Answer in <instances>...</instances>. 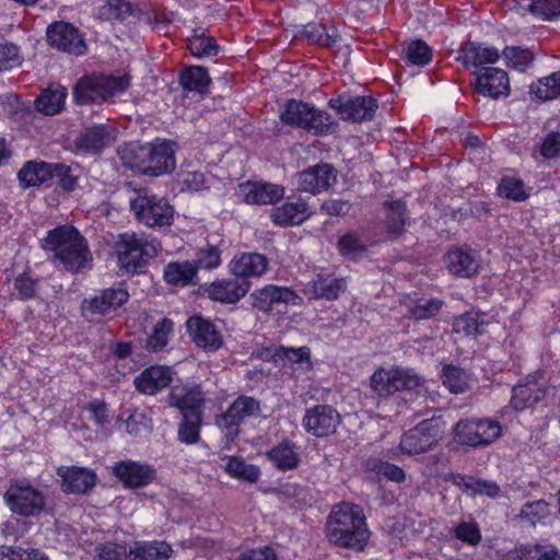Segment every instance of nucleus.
<instances>
[{"instance_id":"f257e3e1","label":"nucleus","mask_w":560,"mask_h":560,"mask_svg":"<svg viewBox=\"0 0 560 560\" xmlns=\"http://www.w3.org/2000/svg\"><path fill=\"white\" fill-rule=\"evenodd\" d=\"M324 535L334 548L361 553L366 550L372 532L363 508L341 501L334 504L327 515Z\"/></svg>"},{"instance_id":"f03ea898","label":"nucleus","mask_w":560,"mask_h":560,"mask_svg":"<svg viewBox=\"0 0 560 560\" xmlns=\"http://www.w3.org/2000/svg\"><path fill=\"white\" fill-rule=\"evenodd\" d=\"M42 247L54 264L67 271L77 273L92 268L93 256L88 242L70 224L49 230L42 241Z\"/></svg>"},{"instance_id":"7ed1b4c3","label":"nucleus","mask_w":560,"mask_h":560,"mask_svg":"<svg viewBox=\"0 0 560 560\" xmlns=\"http://www.w3.org/2000/svg\"><path fill=\"white\" fill-rule=\"evenodd\" d=\"M162 249L160 242L144 233L126 232L115 242L118 267L125 273L144 272L150 260Z\"/></svg>"},{"instance_id":"20e7f679","label":"nucleus","mask_w":560,"mask_h":560,"mask_svg":"<svg viewBox=\"0 0 560 560\" xmlns=\"http://www.w3.org/2000/svg\"><path fill=\"white\" fill-rule=\"evenodd\" d=\"M129 205L136 219L148 228L161 229L173 223L174 208L164 197L140 189L130 197Z\"/></svg>"},{"instance_id":"39448f33","label":"nucleus","mask_w":560,"mask_h":560,"mask_svg":"<svg viewBox=\"0 0 560 560\" xmlns=\"http://www.w3.org/2000/svg\"><path fill=\"white\" fill-rule=\"evenodd\" d=\"M282 121L307 130L314 136L327 135L334 127V120L328 113L296 100L287 102L282 110Z\"/></svg>"},{"instance_id":"423d86ee","label":"nucleus","mask_w":560,"mask_h":560,"mask_svg":"<svg viewBox=\"0 0 560 560\" xmlns=\"http://www.w3.org/2000/svg\"><path fill=\"white\" fill-rule=\"evenodd\" d=\"M502 434L501 423L491 418L460 419L454 427V441L472 448L488 446Z\"/></svg>"},{"instance_id":"0eeeda50","label":"nucleus","mask_w":560,"mask_h":560,"mask_svg":"<svg viewBox=\"0 0 560 560\" xmlns=\"http://www.w3.org/2000/svg\"><path fill=\"white\" fill-rule=\"evenodd\" d=\"M3 499L13 514L23 517L39 516L46 506L44 492L22 480L11 482Z\"/></svg>"},{"instance_id":"6e6552de","label":"nucleus","mask_w":560,"mask_h":560,"mask_svg":"<svg viewBox=\"0 0 560 560\" xmlns=\"http://www.w3.org/2000/svg\"><path fill=\"white\" fill-rule=\"evenodd\" d=\"M259 411V401L254 397L240 395L229 408L215 417V425L224 434L228 442H234L240 435L244 421Z\"/></svg>"},{"instance_id":"1a4fd4ad","label":"nucleus","mask_w":560,"mask_h":560,"mask_svg":"<svg viewBox=\"0 0 560 560\" xmlns=\"http://www.w3.org/2000/svg\"><path fill=\"white\" fill-rule=\"evenodd\" d=\"M441 438L439 424L433 419H424L413 428L404 432L397 450L390 451V456L400 451L406 455H418L430 451Z\"/></svg>"},{"instance_id":"9d476101","label":"nucleus","mask_w":560,"mask_h":560,"mask_svg":"<svg viewBox=\"0 0 560 560\" xmlns=\"http://www.w3.org/2000/svg\"><path fill=\"white\" fill-rule=\"evenodd\" d=\"M420 385V378L401 369H378L371 376V388L378 396H389L400 390H411Z\"/></svg>"},{"instance_id":"9b49d317","label":"nucleus","mask_w":560,"mask_h":560,"mask_svg":"<svg viewBox=\"0 0 560 560\" xmlns=\"http://www.w3.org/2000/svg\"><path fill=\"white\" fill-rule=\"evenodd\" d=\"M113 475L126 489H141L151 485L158 476L153 465L132 459H121L114 464Z\"/></svg>"},{"instance_id":"f8f14e48","label":"nucleus","mask_w":560,"mask_h":560,"mask_svg":"<svg viewBox=\"0 0 560 560\" xmlns=\"http://www.w3.org/2000/svg\"><path fill=\"white\" fill-rule=\"evenodd\" d=\"M49 45L60 51L81 56L86 51V44L80 31L71 23L59 21L47 27Z\"/></svg>"},{"instance_id":"ddd939ff","label":"nucleus","mask_w":560,"mask_h":560,"mask_svg":"<svg viewBox=\"0 0 560 560\" xmlns=\"http://www.w3.org/2000/svg\"><path fill=\"white\" fill-rule=\"evenodd\" d=\"M168 405L176 408L180 415H203L206 396L200 384L187 383L171 387Z\"/></svg>"},{"instance_id":"4468645a","label":"nucleus","mask_w":560,"mask_h":560,"mask_svg":"<svg viewBox=\"0 0 560 560\" xmlns=\"http://www.w3.org/2000/svg\"><path fill=\"white\" fill-rule=\"evenodd\" d=\"M340 423V415L329 405H315L305 410L302 425L305 431L316 438L334 434Z\"/></svg>"},{"instance_id":"2eb2a0df","label":"nucleus","mask_w":560,"mask_h":560,"mask_svg":"<svg viewBox=\"0 0 560 560\" xmlns=\"http://www.w3.org/2000/svg\"><path fill=\"white\" fill-rule=\"evenodd\" d=\"M186 327L194 345L207 353H214L224 346L222 331L206 317H187Z\"/></svg>"},{"instance_id":"dca6fc26","label":"nucleus","mask_w":560,"mask_h":560,"mask_svg":"<svg viewBox=\"0 0 560 560\" xmlns=\"http://www.w3.org/2000/svg\"><path fill=\"white\" fill-rule=\"evenodd\" d=\"M175 142L156 139L147 143L145 175L161 176L176 167Z\"/></svg>"},{"instance_id":"f3484780","label":"nucleus","mask_w":560,"mask_h":560,"mask_svg":"<svg viewBox=\"0 0 560 560\" xmlns=\"http://www.w3.org/2000/svg\"><path fill=\"white\" fill-rule=\"evenodd\" d=\"M175 374L168 365L152 364L135 377L133 386L139 394L154 396L170 387Z\"/></svg>"},{"instance_id":"a211bd4d","label":"nucleus","mask_w":560,"mask_h":560,"mask_svg":"<svg viewBox=\"0 0 560 560\" xmlns=\"http://www.w3.org/2000/svg\"><path fill=\"white\" fill-rule=\"evenodd\" d=\"M336 182L337 171L328 163L311 166L295 176L299 189L313 195L329 189Z\"/></svg>"},{"instance_id":"6ab92c4d","label":"nucleus","mask_w":560,"mask_h":560,"mask_svg":"<svg viewBox=\"0 0 560 560\" xmlns=\"http://www.w3.org/2000/svg\"><path fill=\"white\" fill-rule=\"evenodd\" d=\"M57 475L61 479V490L66 494H86L97 482L94 470L80 466H60Z\"/></svg>"},{"instance_id":"aec40b11","label":"nucleus","mask_w":560,"mask_h":560,"mask_svg":"<svg viewBox=\"0 0 560 560\" xmlns=\"http://www.w3.org/2000/svg\"><path fill=\"white\" fill-rule=\"evenodd\" d=\"M329 105L336 108L343 120L363 121L374 116L376 101L371 96L339 97L330 100Z\"/></svg>"},{"instance_id":"412c9836","label":"nucleus","mask_w":560,"mask_h":560,"mask_svg":"<svg viewBox=\"0 0 560 560\" xmlns=\"http://www.w3.org/2000/svg\"><path fill=\"white\" fill-rule=\"evenodd\" d=\"M475 74V86L478 94L494 100L509 95L510 80L503 69L486 67Z\"/></svg>"},{"instance_id":"4be33fe9","label":"nucleus","mask_w":560,"mask_h":560,"mask_svg":"<svg viewBox=\"0 0 560 560\" xmlns=\"http://www.w3.org/2000/svg\"><path fill=\"white\" fill-rule=\"evenodd\" d=\"M546 394L547 387L538 382L537 375H528L512 388L510 404L513 409L522 411L542 400Z\"/></svg>"},{"instance_id":"5701e85b","label":"nucleus","mask_w":560,"mask_h":560,"mask_svg":"<svg viewBox=\"0 0 560 560\" xmlns=\"http://www.w3.org/2000/svg\"><path fill=\"white\" fill-rule=\"evenodd\" d=\"M250 282L243 278L213 281L208 288V296L212 301L234 304L249 291Z\"/></svg>"},{"instance_id":"b1692460","label":"nucleus","mask_w":560,"mask_h":560,"mask_svg":"<svg viewBox=\"0 0 560 560\" xmlns=\"http://www.w3.org/2000/svg\"><path fill=\"white\" fill-rule=\"evenodd\" d=\"M129 294L124 288H110L82 302V311L92 314H105L116 311L128 301Z\"/></svg>"},{"instance_id":"393cba45","label":"nucleus","mask_w":560,"mask_h":560,"mask_svg":"<svg viewBox=\"0 0 560 560\" xmlns=\"http://www.w3.org/2000/svg\"><path fill=\"white\" fill-rule=\"evenodd\" d=\"M112 140L110 128L104 125H95L84 128L74 140V148L78 153L97 154Z\"/></svg>"},{"instance_id":"a878e982","label":"nucleus","mask_w":560,"mask_h":560,"mask_svg":"<svg viewBox=\"0 0 560 560\" xmlns=\"http://www.w3.org/2000/svg\"><path fill=\"white\" fill-rule=\"evenodd\" d=\"M499 50L494 47L483 46L478 43H466L458 50L455 59L465 68H478L486 63H494L499 60Z\"/></svg>"},{"instance_id":"bb28decb","label":"nucleus","mask_w":560,"mask_h":560,"mask_svg":"<svg viewBox=\"0 0 560 560\" xmlns=\"http://www.w3.org/2000/svg\"><path fill=\"white\" fill-rule=\"evenodd\" d=\"M445 480L457 486L464 493L469 495L486 494L489 498H497L500 494V487L497 482L483 480L475 476H467L459 472H451Z\"/></svg>"},{"instance_id":"cd10ccee","label":"nucleus","mask_w":560,"mask_h":560,"mask_svg":"<svg viewBox=\"0 0 560 560\" xmlns=\"http://www.w3.org/2000/svg\"><path fill=\"white\" fill-rule=\"evenodd\" d=\"M266 269L267 258L257 253L235 255L229 264V270L234 277L246 280L252 277H260Z\"/></svg>"},{"instance_id":"c85d7f7f","label":"nucleus","mask_w":560,"mask_h":560,"mask_svg":"<svg viewBox=\"0 0 560 560\" xmlns=\"http://www.w3.org/2000/svg\"><path fill=\"white\" fill-rule=\"evenodd\" d=\"M237 195L248 205H270L279 199L277 186L260 182L240 184Z\"/></svg>"},{"instance_id":"c756f323","label":"nucleus","mask_w":560,"mask_h":560,"mask_svg":"<svg viewBox=\"0 0 560 560\" xmlns=\"http://www.w3.org/2000/svg\"><path fill=\"white\" fill-rule=\"evenodd\" d=\"M445 264L451 273L463 278L475 276L480 268L476 254L462 248L450 250L445 257Z\"/></svg>"},{"instance_id":"7c9ffc66","label":"nucleus","mask_w":560,"mask_h":560,"mask_svg":"<svg viewBox=\"0 0 560 560\" xmlns=\"http://www.w3.org/2000/svg\"><path fill=\"white\" fill-rule=\"evenodd\" d=\"M174 553L173 547L165 540L136 541L129 549L130 560H168Z\"/></svg>"},{"instance_id":"2f4dec72","label":"nucleus","mask_w":560,"mask_h":560,"mask_svg":"<svg viewBox=\"0 0 560 560\" xmlns=\"http://www.w3.org/2000/svg\"><path fill=\"white\" fill-rule=\"evenodd\" d=\"M73 98L79 105L104 103L100 74L84 75L79 79L73 86Z\"/></svg>"},{"instance_id":"473e14b6","label":"nucleus","mask_w":560,"mask_h":560,"mask_svg":"<svg viewBox=\"0 0 560 560\" xmlns=\"http://www.w3.org/2000/svg\"><path fill=\"white\" fill-rule=\"evenodd\" d=\"M52 163L28 161L18 173L20 186L28 188L40 186L51 179Z\"/></svg>"},{"instance_id":"72a5a7b5","label":"nucleus","mask_w":560,"mask_h":560,"mask_svg":"<svg viewBox=\"0 0 560 560\" xmlns=\"http://www.w3.org/2000/svg\"><path fill=\"white\" fill-rule=\"evenodd\" d=\"M67 94L66 88L51 85L42 91L39 96L35 100V107L45 115H56L63 108Z\"/></svg>"},{"instance_id":"f704fd0d","label":"nucleus","mask_w":560,"mask_h":560,"mask_svg":"<svg viewBox=\"0 0 560 560\" xmlns=\"http://www.w3.org/2000/svg\"><path fill=\"white\" fill-rule=\"evenodd\" d=\"M197 267L190 261H172L164 268V280L174 287H186L194 283Z\"/></svg>"},{"instance_id":"c9c22d12","label":"nucleus","mask_w":560,"mask_h":560,"mask_svg":"<svg viewBox=\"0 0 560 560\" xmlns=\"http://www.w3.org/2000/svg\"><path fill=\"white\" fill-rule=\"evenodd\" d=\"M363 469L366 472L382 476L394 482H402L406 479L405 470L387 460L376 456H370L363 462Z\"/></svg>"},{"instance_id":"e433bc0d","label":"nucleus","mask_w":560,"mask_h":560,"mask_svg":"<svg viewBox=\"0 0 560 560\" xmlns=\"http://www.w3.org/2000/svg\"><path fill=\"white\" fill-rule=\"evenodd\" d=\"M211 79L207 70L200 66H192L180 73L179 83L185 91L205 94L208 91Z\"/></svg>"},{"instance_id":"4c0bfd02","label":"nucleus","mask_w":560,"mask_h":560,"mask_svg":"<svg viewBox=\"0 0 560 560\" xmlns=\"http://www.w3.org/2000/svg\"><path fill=\"white\" fill-rule=\"evenodd\" d=\"M118 153L127 167L145 175L147 143H127L119 148Z\"/></svg>"},{"instance_id":"58836bf2","label":"nucleus","mask_w":560,"mask_h":560,"mask_svg":"<svg viewBox=\"0 0 560 560\" xmlns=\"http://www.w3.org/2000/svg\"><path fill=\"white\" fill-rule=\"evenodd\" d=\"M100 82L102 85L103 101L114 102V98L120 96L130 86V75L127 73L122 74H100Z\"/></svg>"},{"instance_id":"ea45409f","label":"nucleus","mask_w":560,"mask_h":560,"mask_svg":"<svg viewBox=\"0 0 560 560\" xmlns=\"http://www.w3.org/2000/svg\"><path fill=\"white\" fill-rule=\"evenodd\" d=\"M187 48L196 57H212L218 54L219 46L213 37L206 34L205 30L198 28L188 38Z\"/></svg>"},{"instance_id":"a19ab883","label":"nucleus","mask_w":560,"mask_h":560,"mask_svg":"<svg viewBox=\"0 0 560 560\" xmlns=\"http://www.w3.org/2000/svg\"><path fill=\"white\" fill-rule=\"evenodd\" d=\"M203 415H182L177 439L180 443L191 445L200 440V429Z\"/></svg>"},{"instance_id":"79ce46f5","label":"nucleus","mask_w":560,"mask_h":560,"mask_svg":"<svg viewBox=\"0 0 560 560\" xmlns=\"http://www.w3.org/2000/svg\"><path fill=\"white\" fill-rule=\"evenodd\" d=\"M347 288L346 280L342 278L319 276L313 284L314 295L327 300L337 299Z\"/></svg>"},{"instance_id":"37998d69","label":"nucleus","mask_w":560,"mask_h":560,"mask_svg":"<svg viewBox=\"0 0 560 560\" xmlns=\"http://www.w3.org/2000/svg\"><path fill=\"white\" fill-rule=\"evenodd\" d=\"M225 471L233 478L255 482L260 476L256 465L247 464L242 457L231 456L225 466Z\"/></svg>"},{"instance_id":"c03bdc74","label":"nucleus","mask_w":560,"mask_h":560,"mask_svg":"<svg viewBox=\"0 0 560 560\" xmlns=\"http://www.w3.org/2000/svg\"><path fill=\"white\" fill-rule=\"evenodd\" d=\"M174 324L168 317H162L152 334L147 338L145 349L152 352L161 351L167 343L171 334L173 332Z\"/></svg>"},{"instance_id":"a18cd8bd","label":"nucleus","mask_w":560,"mask_h":560,"mask_svg":"<svg viewBox=\"0 0 560 560\" xmlns=\"http://www.w3.org/2000/svg\"><path fill=\"white\" fill-rule=\"evenodd\" d=\"M310 214L308 206L303 199L296 198L287 201L282 205V225H299L303 223Z\"/></svg>"},{"instance_id":"49530a36","label":"nucleus","mask_w":560,"mask_h":560,"mask_svg":"<svg viewBox=\"0 0 560 560\" xmlns=\"http://www.w3.org/2000/svg\"><path fill=\"white\" fill-rule=\"evenodd\" d=\"M337 248L341 256L351 260L360 259L366 254V245L354 232L341 235L338 240Z\"/></svg>"},{"instance_id":"de8ad7c7","label":"nucleus","mask_w":560,"mask_h":560,"mask_svg":"<svg viewBox=\"0 0 560 560\" xmlns=\"http://www.w3.org/2000/svg\"><path fill=\"white\" fill-rule=\"evenodd\" d=\"M530 91L539 100H552L560 94V71L539 79L530 85Z\"/></svg>"},{"instance_id":"09e8293b","label":"nucleus","mask_w":560,"mask_h":560,"mask_svg":"<svg viewBox=\"0 0 560 560\" xmlns=\"http://www.w3.org/2000/svg\"><path fill=\"white\" fill-rule=\"evenodd\" d=\"M442 383L451 393L454 394L464 393L468 387L465 371L453 364L443 366Z\"/></svg>"},{"instance_id":"8fccbe9b","label":"nucleus","mask_w":560,"mask_h":560,"mask_svg":"<svg viewBox=\"0 0 560 560\" xmlns=\"http://www.w3.org/2000/svg\"><path fill=\"white\" fill-rule=\"evenodd\" d=\"M550 504L544 499L526 502L521 510L520 516L530 525L545 523L550 515Z\"/></svg>"},{"instance_id":"3c124183","label":"nucleus","mask_w":560,"mask_h":560,"mask_svg":"<svg viewBox=\"0 0 560 560\" xmlns=\"http://www.w3.org/2000/svg\"><path fill=\"white\" fill-rule=\"evenodd\" d=\"M282 361H289L294 370L311 371V351L307 347L285 348L282 346Z\"/></svg>"},{"instance_id":"603ef678","label":"nucleus","mask_w":560,"mask_h":560,"mask_svg":"<svg viewBox=\"0 0 560 560\" xmlns=\"http://www.w3.org/2000/svg\"><path fill=\"white\" fill-rule=\"evenodd\" d=\"M253 305L259 311L267 313L272 305L280 302V288L277 285H267L250 295Z\"/></svg>"},{"instance_id":"864d4df0","label":"nucleus","mask_w":560,"mask_h":560,"mask_svg":"<svg viewBox=\"0 0 560 560\" xmlns=\"http://www.w3.org/2000/svg\"><path fill=\"white\" fill-rule=\"evenodd\" d=\"M506 65L520 72L526 71V69L533 63V54L528 49L520 47H506L502 52Z\"/></svg>"},{"instance_id":"5fc2aeb1","label":"nucleus","mask_w":560,"mask_h":560,"mask_svg":"<svg viewBox=\"0 0 560 560\" xmlns=\"http://www.w3.org/2000/svg\"><path fill=\"white\" fill-rule=\"evenodd\" d=\"M406 61L415 66H424L432 57L431 48L421 39L409 43L404 49Z\"/></svg>"},{"instance_id":"6e6d98bb","label":"nucleus","mask_w":560,"mask_h":560,"mask_svg":"<svg viewBox=\"0 0 560 560\" xmlns=\"http://www.w3.org/2000/svg\"><path fill=\"white\" fill-rule=\"evenodd\" d=\"M132 12V4L128 0H107L100 8V16L104 19L124 20Z\"/></svg>"},{"instance_id":"4d7b16f0","label":"nucleus","mask_w":560,"mask_h":560,"mask_svg":"<svg viewBox=\"0 0 560 560\" xmlns=\"http://www.w3.org/2000/svg\"><path fill=\"white\" fill-rule=\"evenodd\" d=\"M528 10L542 20L560 18V0H530Z\"/></svg>"},{"instance_id":"13d9d810","label":"nucleus","mask_w":560,"mask_h":560,"mask_svg":"<svg viewBox=\"0 0 560 560\" xmlns=\"http://www.w3.org/2000/svg\"><path fill=\"white\" fill-rule=\"evenodd\" d=\"M388 209L387 228L392 233H400L405 225V203L401 200L385 202Z\"/></svg>"},{"instance_id":"bf43d9fd","label":"nucleus","mask_w":560,"mask_h":560,"mask_svg":"<svg viewBox=\"0 0 560 560\" xmlns=\"http://www.w3.org/2000/svg\"><path fill=\"white\" fill-rule=\"evenodd\" d=\"M304 35L312 44L322 47H330L336 43L335 35L330 34L325 25L307 24L304 28Z\"/></svg>"},{"instance_id":"052dcab7","label":"nucleus","mask_w":560,"mask_h":560,"mask_svg":"<svg viewBox=\"0 0 560 560\" xmlns=\"http://www.w3.org/2000/svg\"><path fill=\"white\" fill-rule=\"evenodd\" d=\"M57 178L60 187L67 191H72L78 185V175L71 166L62 163H52L51 179Z\"/></svg>"},{"instance_id":"680f3d73","label":"nucleus","mask_w":560,"mask_h":560,"mask_svg":"<svg viewBox=\"0 0 560 560\" xmlns=\"http://www.w3.org/2000/svg\"><path fill=\"white\" fill-rule=\"evenodd\" d=\"M94 560H127L126 546L114 541H105L95 548Z\"/></svg>"},{"instance_id":"e2e57ef3","label":"nucleus","mask_w":560,"mask_h":560,"mask_svg":"<svg viewBox=\"0 0 560 560\" xmlns=\"http://www.w3.org/2000/svg\"><path fill=\"white\" fill-rule=\"evenodd\" d=\"M499 191L505 198L513 199L515 201H522L528 197L524 188V183L514 177L502 178L499 185Z\"/></svg>"},{"instance_id":"0e129e2a","label":"nucleus","mask_w":560,"mask_h":560,"mask_svg":"<svg viewBox=\"0 0 560 560\" xmlns=\"http://www.w3.org/2000/svg\"><path fill=\"white\" fill-rule=\"evenodd\" d=\"M453 533L456 539L471 546L481 541V532L475 522H460Z\"/></svg>"},{"instance_id":"69168bd1","label":"nucleus","mask_w":560,"mask_h":560,"mask_svg":"<svg viewBox=\"0 0 560 560\" xmlns=\"http://www.w3.org/2000/svg\"><path fill=\"white\" fill-rule=\"evenodd\" d=\"M542 545L525 544L516 546L513 550L506 551L502 560H537Z\"/></svg>"},{"instance_id":"338daca9","label":"nucleus","mask_w":560,"mask_h":560,"mask_svg":"<svg viewBox=\"0 0 560 560\" xmlns=\"http://www.w3.org/2000/svg\"><path fill=\"white\" fill-rule=\"evenodd\" d=\"M21 63L19 47L10 43H0V72Z\"/></svg>"},{"instance_id":"774afa93","label":"nucleus","mask_w":560,"mask_h":560,"mask_svg":"<svg viewBox=\"0 0 560 560\" xmlns=\"http://www.w3.org/2000/svg\"><path fill=\"white\" fill-rule=\"evenodd\" d=\"M221 264V252L215 246H208L197 255V269H214Z\"/></svg>"}]
</instances>
